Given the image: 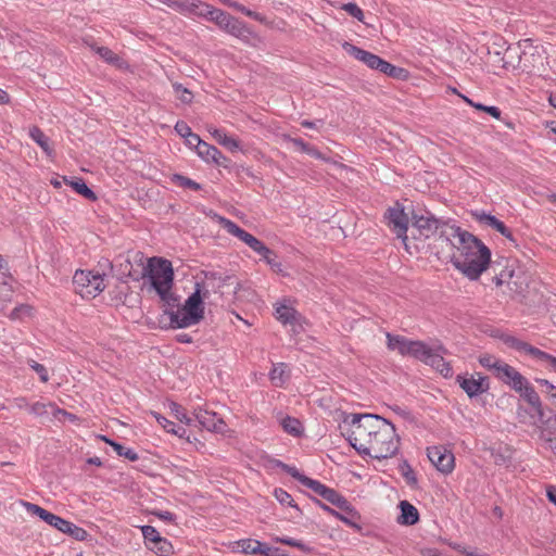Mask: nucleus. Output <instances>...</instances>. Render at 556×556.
Wrapping results in <instances>:
<instances>
[{
  "instance_id": "19",
  "label": "nucleus",
  "mask_w": 556,
  "mask_h": 556,
  "mask_svg": "<svg viewBox=\"0 0 556 556\" xmlns=\"http://www.w3.org/2000/svg\"><path fill=\"white\" fill-rule=\"evenodd\" d=\"M538 424L542 428V438L548 443L549 448L556 456V414L548 410V415Z\"/></svg>"
},
{
  "instance_id": "33",
  "label": "nucleus",
  "mask_w": 556,
  "mask_h": 556,
  "mask_svg": "<svg viewBox=\"0 0 556 556\" xmlns=\"http://www.w3.org/2000/svg\"><path fill=\"white\" fill-rule=\"evenodd\" d=\"M280 424L282 429L293 437H300L303 433V426L298 418L287 416Z\"/></svg>"
},
{
  "instance_id": "1",
  "label": "nucleus",
  "mask_w": 556,
  "mask_h": 556,
  "mask_svg": "<svg viewBox=\"0 0 556 556\" xmlns=\"http://www.w3.org/2000/svg\"><path fill=\"white\" fill-rule=\"evenodd\" d=\"M351 426L349 443L359 454L375 459L392 457L400 446L395 426L374 414H351L344 419Z\"/></svg>"
},
{
  "instance_id": "44",
  "label": "nucleus",
  "mask_w": 556,
  "mask_h": 556,
  "mask_svg": "<svg viewBox=\"0 0 556 556\" xmlns=\"http://www.w3.org/2000/svg\"><path fill=\"white\" fill-rule=\"evenodd\" d=\"M141 531L148 548H151V545L156 544V540L161 538L159 531L152 526H143Z\"/></svg>"
},
{
  "instance_id": "46",
  "label": "nucleus",
  "mask_w": 556,
  "mask_h": 556,
  "mask_svg": "<svg viewBox=\"0 0 556 556\" xmlns=\"http://www.w3.org/2000/svg\"><path fill=\"white\" fill-rule=\"evenodd\" d=\"M274 496L282 505H289L300 510L292 496L281 488H277L274 491Z\"/></svg>"
},
{
  "instance_id": "26",
  "label": "nucleus",
  "mask_w": 556,
  "mask_h": 556,
  "mask_svg": "<svg viewBox=\"0 0 556 556\" xmlns=\"http://www.w3.org/2000/svg\"><path fill=\"white\" fill-rule=\"evenodd\" d=\"M210 132L219 144H222L229 151L235 152L240 148L239 141L232 137L227 136L224 130L212 128L210 129Z\"/></svg>"
},
{
  "instance_id": "29",
  "label": "nucleus",
  "mask_w": 556,
  "mask_h": 556,
  "mask_svg": "<svg viewBox=\"0 0 556 556\" xmlns=\"http://www.w3.org/2000/svg\"><path fill=\"white\" fill-rule=\"evenodd\" d=\"M433 349L429 348L425 342L419 340H412L408 356H412L422 363L428 358V355Z\"/></svg>"
},
{
  "instance_id": "18",
  "label": "nucleus",
  "mask_w": 556,
  "mask_h": 556,
  "mask_svg": "<svg viewBox=\"0 0 556 556\" xmlns=\"http://www.w3.org/2000/svg\"><path fill=\"white\" fill-rule=\"evenodd\" d=\"M444 353H446V349L443 345H438L430 352L428 358L425 361V364L431 366L443 377L447 378L453 375V369L450 363L445 362L443 357Z\"/></svg>"
},
{
  "instance_id": "59",
  "label": "nucleus",
  "mask_w": 556,
  "mask_h": 556,
  "mask_svg": "<svg viewBox=\"0 0 556 556\" xmlns=\"http://www.w3.org/2000/svg\"><path fill=\"white\" fill-rule=\"evenodd\" d=\"M175 130L182 138H186V137L190 136V134L192 132V130L189 127V125L186 122H184V121H178L176 123Z\"/></svg>"
},
{
  "instance_id": "60",
  "label": "nucleus",
  "mask_w": 556,
  "mask_h": 556,
  "mask_svg": "<svg viewBox=\"0 0 556 556\" xmlns=\"http://www.w3.org/2000/svg\"><path fill=\"white\" fill-rule=\"evenodd\" d=\"M244 243L249 245L254 252H257L258 250L265 251L264 243L253 235H250Z\"/></svg>"
},
{
  "instance_id": "38",
  "label": "nucleus",
  "mask_w": 556,
  "mask_h": 556,
  "mask_svg": "<svg viewBox=\"0 0 556 556\" xmlns=\"http://www.w3.org/2000/svg\"><path fill=\"white\" fill-rule=\"evenodd\" d=\"M63 533L68 534L77 541H85L88 536V532L85 529L74 525L71 521H66Z\"/></svg>"
},
{
  "instance_id": "37",
  "label": "nucleus",
  "mask_w": 556,
  "mask_h": 556,
  "mask_svg": "<svg viewBox=\"0 0 556 556\" xmlns=\"http://www.w3.org/2000/svg\"><path fill=\"white\" fill-rule=\"evenodd\" d=\"M238 547H240L242 553L245 554H258L262 547V543L257 540L253 539H244L237 542Z\"/></svg>"
},
{
  "instance_id": "58",
  "label": "nucleus",
  "mask_w": 556,
  "mask_h": 556,
  "mask_svg": "<svg viewBox=\"0 0 556 556\" xmlns=\"http://www.w3.org/2000/svg\"><path fill=\"white\" fill-rule=\"evenodd\" d=\"M186 143L190 147H194L197 150V153L199 154V148L201 144H206L205 141H203L199 135L191 132L190 136L186 137Z\"/></svg>"
},
{
  "instance_id": "49",
  "label": "nucleus",
  "mask_w": 556,
  "mask_h": 556,
  "mask_svg": "<svg viewBox=\"0 0 556 556\" xmlns=\"http://www.w3.org/2000/svg\"><path fill=\"white\" fill-rule=\"evenodd\" d=\"M479 363L482 367L486 368L488 370H491L494 375L495 368L498 367V364H501L502 361L497 359L493 355L484 354L479 357Z\"/></svg>"
},
{
  "instance_id": "25",
  "label": "nucleus",
  "mask_w": 556,
  "mask_h": 556,
  "mask_svg": "<svg viewBox=\"0 0 556 556\" xmlns=\"http://www.w3.org/2000/svg\"><path fill=\"white\" fill-rule=\"evenodd\" d=\"M202 7H206V3H202L198 0H173L170 9L180 13L189 12L198 15Z\"/></svg>"
},
{
  "instance_id": "36",
  "label": "nucleus",
  "mask_w": 556,
  "mask_h": 556,
  "mask_svg": "<svg viewBox=\"0 0 556 556\" xmlns=\"http://www.w3.org/2000/svg\"><path fill=\"white\" fill-rule=\"evenodd\" d=\"M170 181L179 187L188 188L193 191H199L202 188L201 185L198 184L197 181L180 174H173L170 177Z\"/></svg>"
},
{
  "instance_id": "13",
  "label": "nucleus",
  "mask_w": 556,
  "mask_h": 556,
  "mask_svg": "<svg viewBox=\"0 0 556 556\" xmlns=\"http://www.w3.org/2000/svg\"><path fill=\"white\" fill-rule=\"evenodd\" d=\"M195 422L201 428L218 433H223L226 429L225 421L216 413L201 407L195 408L193 412V424Z\"/></svg>"
},
{
  "instance_id": "24",
  "label": "nucleus",
  "mask_w": 556,
  "mask_h": 556,
  "mask_svg": "<svg viewBox=\"0 0 556 556\" xmlns=\"http://www.w3.org/2000/svg\"><path fill=\"white\" fill-rule=\"evenodd\" d=\"M29 136L49 157H52L54 155V150L50 144L49 137H47L39 127L33 126L29 129Z\"/></svg>"
},
{
  "instance_id": "20",
  "label": "nucleus",
  "mask_w": 556,
  "mask_h": 556,
  "mask_svg": "<svg viewBox=\"0 0 556 556\" xmlns=\"http://www.w3.org/2000/svg\"><path fill=\"white\" fill-rule=\"evenodd\" d=\"M205 162H213L218 166L225 168L229 167L230 160L226 157L216 147L208 144H201L199 148V154Z\"/></svg>"
},
{
  "instance_id": "16",
  "label": "nucleus",
  "mask_w": 556,
  "mask_h": 556,
  "mask_svg": "<svg viewBox=\"0 0 556 556\" xmlns=\"http://www.w3.org/2000/svg\"><path fill=\"white\" fill-rule=\"evenodd\" d=\"M343 49L356 60L366 64L369 68L381 72L386 60L381 59L379 55L374 54L369 51L363 50L350 42L343 43Z\"/></svg>"
},
{
  "instance_id": "21",
  "label": "nucleus",
  "mask_w": 556,
  "mask_h": 556,
  "mask_svg": "<svg viewBox=\"0 0 556 556\" xmlns=\"http://www.w3.org/2000/svg\"><path fill=\"white\" fill-rule=\"evenodd\" d=\"M501 340L510 349H514V350L520 351V352L521 351L526 352L535 358L540 359L541 356H544V351H542L535 346H532L531 344H529L525 341H521L520 339H518L514 336L503 334L501 337Z\"/></svg>"
},
{
  "instance_id": "3",
  "label": "nucleus",
  "mask_w": 556,
  "mask_h": 556,
  "mask_svg": "<svg viewBox=\"0 0 556 556\" xmlns=\"http://www.w3.org/2000/svg\"><path fill=\"white\" fill-rule=\"evenodd\" d=\"M457 251L453 265L470 280H477L494 263L490 249L469 231L462 233Z\"/></svg>"
},
{
  "instance_id": "41",
  "label": "nucleus",
  "mask_w": 556,
  "mask_h": 556,
  "mask_svg": "<svg viewBox=\"0 0 556 556\" xmlns=\"http://www.w3.org/2000/svg\"><path fill=\"white\" fill-rule=\"evenodd\" d=\"M151 551H154L161 556H168L173 553V545L165 538L161 536L156 540V544L151 545Z\"/></svg>"
},
{
  "instance_id": "14",
  "label": "nucleus",
  "mask_w": 556,
  "mask_h": 556,
  "mask_svg": "<svg viewBox=\"0 0 556 556\" xmlns=\"http://www.w3.org/2000/svg\"><path fill=\"white\" fill-rule=\"evenodd\" d=\"M516 392L519 393L520 396L532 407L534 412V415H532V417H536V420H534L535 425L548 415L549 409L543 407L538 392L534 390V388L530 384V382L527 379L525 386H521V389Z\"/></svg>"
},
{
  "instance_id": "2",
  "label": "nucleus",
  "mask_w": 556,
  "mask_h": 556,
  "mask_svg": "<svg viewBox=\"0 0 556 556\" xmlns=\"http://www.w3.org/2000/svg\"><path fill=\"white\" fill-rule=\"evenodd\" d=\"M206 282L195 283L194 292L191 293L186 300L181 312L179 311H166L169 315L172 328H186L192 325H197L204 317V303L205 299H208V287H211L215 293H219L222 296L224 291L222 290L225 286H233V278L230 276L217 277L215 273L205 275Z\"/></svg>"
},
{
  "instance_id": "17",
  "label": "nucleus",
  "mask_w": 556,
  "mask_h": 556,
  "mask_svg": "<svg viewBox=\"0 0 556 556\" xmlns=\"http://www.w3.org/2000/svg\"><path fill=\"white\" fill-rule=\"evenodd\" d=\"M22 503L28 513L38 516L41 520L47 522L49 526L58 529L59 531H61L63 533V530H64V527H65L67 520L46 510L45 508L40 507L37 504H33L29 502H22Z\"/></svg>"
},
{
  "instance_id": "42",
  "label": "nucleus",
  "mask_w": 556,
  "mask_h": 556,
  "mask_svg": "<svg viewBox=\"0 0 556 556\" xmlns=\"http://www.w3.org/2000/svg\"><path fill=\"white\" fill-rule=\"evenodd\" d=\"M110 445L113 447V450L116 452L118 456H123L129 459L130 462H136L139 458L138 454L134 450L127 448L117 442H110Z\"/></svg>"
},
{
  "instance_id": "11",
  "label": "nucleus",
  "mask_w": 556,
  "mask_h": 556,
  "mask_svg": "<svg viewBox=\"0 0 556 556\" xmlns=\"http://www.w3.org/2000/svg\"><path fill=\"white\" fill-rule=\"evenodd\" d=\"M456 381L470 399L486 393L490 390L489 377L483 376L481 372L470 376L458 375Z\"/></svg>"
},
{
  "instance_id": "28",
  "label": "nucleus",
  "mask_w": 556,
  "mask_h": 556,
  "mask_svg": "<svg viewBox=\"0 0 556 556\" xmlns=\"http://www.w3.org/2000/svg\"><path fill=\"white\" fill-rule=\"evenodd\" d=\"M64 181L66 184H70V186L77 192L79 193L80 195H83L84 198H86L87 200H90V201H96L97 200V195L96 193L86 185V182L84 181V179L81 178H76L75 180H67L66 177H64Z\"/></svg>"
},
{
  "instance_id": "9",
  "label": "nucleus",
  "mask_w": 556,
  "mask_h": 556,
  "mask_svg": "<svg viewBox=\"0 0 556 556\" xmlns=\"http://www.w3.org/2000/svg\"><path fill=\"white\" fill-rule=\"evenodd\" d=\"M412 226L418 231V238L430 239L437 237V233L447 223L437 218L429 211H413L412 212Z\"/></svg>"
},
{
  "instance_id": "63",
  "label": "nucleus",
  "mask_w": 556,
  "mask_h": 556,
  "mask_svg": "<svg viewBox=\"0 0 556 556\" xmlns=\"http://www.w3.org/2000/svg\"><path fill=\"white\" fill-rule=\"evenodd\" d=\"M286 139L289 140L291 143H293L294 147H296L299 150H301L304 153H306V151L308 150V148L311 146V144L306 143L301 138H292L290 136H286Z\"/></svg>"
},
{
  "instance_id": "34",
  "label": "nucleus",
  "mask_w": 556,
  "mask_h": 556,
  "mask_svg": "<svg viewBox=\"0 0 556 556\" xmlns=\"http://www.w3.org/2000/svg\"><path fill=\"white\" fill-rule=\"evenodd\" d=\"M4 260L2 255L0 254V270L3 268ZM9 280H12L11 276H4L3 280L0 281V300L1 301H11L13 295V288L12 285L9 282Z\"/></svg>"
},
{
  "instance_id": "54",
  "label": "nucleus",
  "mask_w": 556,
  "mask_h": 556,
  "mask_svg": "<svg viewBox=\"0 0 556 556\" xmlns=\"http://www.w3.org/2000/svg\"><path fill=\"white\" fill-rule=\"evenodd\" d=\"M155 419L157 420V422L169 433H178V430H176V425L168 420L167 418H165L164 416L157 414V413H153Z\"/></svg>"
},
{
  "instance_id": "56",
  "label": "nucleus",
  "mask_w": 556,
  "mask_h": 556,
  "mask_svg": "<svg viewBox=\"0 0 556 556\" xmlns=\"http://www.w3.org/2000/svg\"><path fill=\"white\" fill-rule=\"evenodd\" d=\"M29 365L39 375L42 382H47L49 380L48 371L43 365L35 361H30Z\"/></svg>"
},
{
  "instance_id": "55",
  "label": "nucleus",
  "mask_w": 556,
  "mask_h": 556,
  "mask_svg": "<svg viewBox=\"0 0 556 556\" xmlns=\"http://www.w3.org/2000/svg\"><path fill=\"white\" fill-rule=\"evenodd\" d=\"M472 108L479 111H483L496 119H501L502 112L497 106H488L482 103L472 104Z\"/></svg>"
},
{
  "instance_id": "12",
  "label": "nucleus",
  "mask_w": 556,
  "mask_h": 556,
  "mask_svg": "<svg viewBox=\"0 0 556 556\" xmlns=\"http://www.w3.org/2000/svg\"><path fill=\"white\" fill-rule=\"evenodd\" d=\"M427 456L442 473H450L454 469L455 457L451 451L445 450L443 446L428 447Z\"/></svg>"
},
{
  "instance_id": "57",
  "label": "nucleus",
  "mask_w": 556,
  "mask_h": 556,
  "mask_svg": "<svg viewBox=\"0 0 556 556\" xmlns=\"http://www.w3.org/2000/svg\"><path fill=\"white\" fill-rule=\"evenodd\" d=\"M31 307L29 305H20L11 312L10 317L12 319H18L22 318L24 315H29Z\"/></svg>"
},
{
  "instance_id": "62",
  "label": "nucleus",
  "mask_w": 556,
  "mask_h": 556,
  "mask_svg": "<svg viewBox=\"0 0 556 556\" xmlns=\"http://www.w3.org/2000/svg\"><path fill=\"white\" fill-rule=\"evenodd\" d=\"M276 257H277V255L276 256H269L265 262L271 267V269L275 273L280 274L282 276H286L287 274L282 269V264L280 262H277Z\"/></svg>"
},
{
  "instance_id": "7",
  "label": "nucleus",
  "mask_w": 556,
  "mask_h": 556,
  "mask_svg": "<svg viewBox=\"0 0 556 556\" xmlns=\"http://www.w3.org/2000/svg\"><path fill=\"white\" fill-rule=\"evenodd\" d=\"M492 269L494 271L493 281L497 287L506 283L514 294H521L525 291L527 283L525 280H520V277L515 274L508 258H496L492 265Z\"/></svg>"
},
{
  "instance_id": "45",
  "label": "nucleus",
  "mask_w": 556,
  "mask_h": 556,
  "mask_svg": "<svg viewBox=\"0 0 556 556\" xmlns=\"http://www.w3.org/2000/svg\"><path fill=\"white\" fill-rule=\"evenodd\" d=\"M173 88H174V91L176 93V97L185 104H190L192 102V99H193V94L192 92L185 88L181 84L179 83H174L173 84Z\"/></svg>"
},
{
  "instance_id": "8",
  "label": "nucleus",
  "mask_w": 556,
  "mask_h": 556,
  "mask_svg": "<svg viewBox=\"0 0 556 556\" xmlns=\"http://www.w3.org/2000/svg\"><path fill=\"white\" fill-rule=\"evenodd\" d=\"M73 285L76 293L88 299L96 298L105 288L103 275L90 270H76Z\"/></svg>"
},
{
  "instance_id": "22",
  "label": "nucleus",
  "mask_w": 556,
  "mask_h": 556,
  "mask_svg": "<svg viewBox=\"0 0 556 556\" xmlns=\"http://www.w3.org/2000/svg\"><path fill=\"white\" fill-rule=\"evenodd\" d=\"M401 515L397 518V522L405 526H413L419 520L418 509L407 501H401L399 504Z\"/></svg>"
},
{
  "instance_id": "43",
  "label": "nucleus",
  "mask_w": 556,
  "mask_h": 556,
  "mask_svg": "<svg viewBox=\"0 0 556 556\" xmlns=\"http://www.w3.org/2000/svg\"><path fill=\"white\" fill-rule=\"evenodd\" d=\"M333 506L338 507L343 513L348 514L351 517H355L357 513L353 508V506L350 504V502L340 493L334 498V502L332 503Z\"/></svg>"
},
{
  "instance_id": "53",
  "label": "nucleus",
  "mask_w": 556,
  "mask_h": 556,
  "mask_svg": "<svg viewBox=\"0 0 556 556\" xmlns=\"http://www.w3.org/2000/svg\"><path fill=\"white\" fill-rule=\"evenodd\" d=\"M277 542H280L282 544H286V545H289V546H293V547H296L305 553H309L312 551V548L307 545H305L302 541H299V540H295V539H291V538H277L276 539Z\"/></svg>"
},
{
  "instance_id": "61",
  "label": "nucleus",
  "mask_w": 556,
  "mask_h": 556,
  "mask_svg": "<svg viewBox=\"0 0 556 556\" xmlns=\"http://www.w3.org/2000/svg\"><path fill=\"white\" fill-rule=\"evenodd\" d=\"M288 475L296 479L299 482H301L303 485L305 483L304 479H308L305 475L301 473L295 467L293 466H286V471Z\"/></svg>"
},
{
  "instance_id": "52",
  "label": "nucleus",
  "mask_w": 556,
  "mask_h": 556,
  "mask_svg": "<svg viewBox=\"0 0 556 556\" xmlns=\"http://www.w3.org/2000/svg\"><path fill=\"white\" fill-rule=\"evenodd\" d=\"M315 503L321 508L324 509L325 511L331 514L332 516L337 517L338 519H340L341 521H343L344 523H348L350 526H354V527H357L355 523H353L346 516L338 513L337 510L332 509L331 507H329L328 505L324 504L321 501L315 498Z\"/></svg>"
},
{
  "instance_id": "23",
  "label": "nucleus",
  "mask_w": 556,
  "mask_h": 556,
  "mask_svg": "<svg viewBox=\"0 0 556 556\" xmlns=\"http://www.w3.org/2000/svg\"><path fill=\"white\" fill-rule=\"evenodd\" d=\"M388 349L397 351L402 356H408L412 340L399 334L387 333Z\"/></svg>"
},
{
  "instance_id": "64",
  "label": "nucleus",
  "mask_w": 556,
  "mask_h": 556,
  "mask_svg": "<svg viewBox=\"0 0 556 556\" xmlns=\"http://www.w3.org/2000/svg\"><path fill=\"white\" fill-rule=\"evenodd\" d=\"M540 359L548 362L551 370L556 372V357L555 356L544 352V356H541Z\"/></svg>"
},
{
  "instance_id": "31",
  "label": "nucleus",
  "mask_w": 556,
  "mask_h": 556,
  "mask_svg": "<svg viewBox=\"0 0 556 556\" xmlns=\"http://www.w3.org/2000/svg\"><path fill=\"white\" fill-rule=\"evenodd\" d=\"M172 289L173 288H163L156 291L161 301L163 302V305L166 307L164 309L165 314L166 311H174V308L178 305L179 298L174 292H172Z\"/></svg>"
},
{
  "instance_id": "27",
  "label": "nucleus",
  "mask_w": 556,
  "mask_h": 556,
  "mask_svg": "<svg viewBox=\"0 0 556 556\" xmlns=\"http://www.w3.org/2000/svg\"><path fill=\"white\" fill-rule=\"evenodd\" d=\"M218 222L220 224V226L230 235L237 237L238 239H240L242 242H245V240L249 238V236L251 233H249L248 231H245L244 229H242L241 227H239L236 223H233L232 220L226 218V217H223V216H219L218 217Z\"/></svg>"
},
{
  "instance_id": "10",
  "label": "nucleus",
  "mask_w": 556,
  "mask_h": 556,
  "mask_svg": "<svg viewBox=\"0 0 556 556\" xmlns=\"http://www.w3.org/2000/svg\"><path fill=\"white\" fill-rule=\"evenodd\" d=\"M384 218L387 219V224L391 231L394 232L396 237L402 240L405 250L412 254V252L409 251V245L407 244V230L409 217L408 214L405 212L404 207L402 206V204L396 202L394 206L389 207L384 213Z\"/></svg>"
},
{
  "instance_id": "6",
  "label": "nucleus",
  "mask_w": 556,
  "mask_h": 556,
  "mask_svg": "<svg viewBox=\"0 0 556 556\" xmlns=\"http://www.w3.org/2000/svg\"><path fill=\"white\" fill-rule=\"evenodd\" d=\"M147 274L155 291L163 288H173L174 286V269L168 260L151 257L148 267L143 268L142 277Z\"/></svg>"
},
{
  "instance_id": "39",
  "label": "nucleus",
  "mask_w": 556,
  "mask_h": 556,
  "mask_svg": "<svg viewBox=\"0 0 556 556\" xmlns=\"http://www.w3.org/2000/svg\"><path fill=\"white\" fill-rule=\"evenodd\" d=\"M389 77L396 79H405L407 77V71L403 67H397L388 61H386L382 71L380 72Z\"/></svg>"
},
{
  "instance_id": "50",
  "label": "nucleus",
  "mask_w": 556,
  "mask_h": 556,
  "mask_svg": "<svg viewBox=\"0 0 556 556\" xmlns=\"http://www.w3.org/2000/svg\"><path fill=\"white\" fill-rule=\"evenodd\" d=\"M400 469H401L403 477L405 478L406 482L409 485H414L417 483L416 475H415L413 468L410 467V465L407 463V460H404L400 465Z\"/></svg>"
},
{
  "instance_id": "40",
  "label": "nucleus",
  "mask_w": 556,
  "mask_h": 556,
  "mask_svg": "<svg viewBox=\"0 0 556 556\" xmlns=\"http://www.w3.org/2000/svg\"><path fill=\"white\" fill-rule=\"evenodd\" d=\"M169 408L179 421L185 422L188 426L193 425V417H189L186 414L185 408L180 404L176 402H170Z\"/></svg>"
},
{
  "instance_id": "47",
  "label": "nucleus",
  "mask_w": 556,
  "mask_h": 556,
  "mask_svg": "<svg viewBox=\"0 0 556 556\" xmlns=\"http://www.w3.org/2000/svg\"><path fill=\"white\" fill-rule=\"evenodd\" d=\"M340 9L345 11L346 13H349L351 16H353L357 21L365 23L364 22V12L356 3H352V2L344 3L340 7Z\"/></svg>"
},
{
  "instance_id": "30",
  "label": "nucleus",
  "mask_w": 556,
  "mask_h": 556,
  "mask_svg": "<svg viewBox=\"0 0 556 556\" xmlns=\"http://www.w3.org/2000/svg\"><path fill=\"white\" fill-rule=\"evenodd\" d=\"M298 312L293 307L287 305H279L276 307V318L283 325H293L298 318Z\"/></svg>"
},
{
  "instance_id": "51",
  "label": "nucleus",
  "mask_w": 556,
  "mask_h": 556,
  "mask_svg": "<svg viewBox=\"0 0 556 556\" xmlns=\"http://www.w3.org/2000/svg\"><path fill=\"white\" fill-rule=\"evenodd\" d=\"M305 483L304 485L312 491H314L319 496H323L328 491L329 486L323 484L321 482L314 480L308 477V479H304Z\"/></svg>"
},
{
  "instance_id": "35",
  "label": "nucleus",
  "mask_w": 556,
  "mask_h": 556,
  "mask_svg": "<svg viewBox=\"0 0 556 556\" xmlns=\"http://www.w3.org/2000/svg\"><path fill=\"white\" fill-rule=\"evenodd\" d=\"M91 49L94 50L109 64L118 67L122 65V59L108 47L91 46Z\"/></svg>"
},
{
  "instance_id": "32",
  "label": "nucleus",
  "mask_w": 556,
  "mask_h": 556,
  "mask_svg": "<svg viewBox=\"0 0 556 556\" xmlns=\"http://www.w3.org/2000/svg\"><path fill=\"white\" fill-rule=\"evenodd\" d=\"M475 216L480 223L488 225L489 227L495 229L500 233H505L507 226L495 216L486 214L484 212L480 214H475Z\"/></svg>"
},
{
  "instance_id": "48",
  "label": "nucleus",
  "mask_w": 556,
  "mask_h": 556,
  "mask_svg": "<svg viewBox=\"0 0 556 556\" xmlns=\"http://www.w3.org/2000/svg\"><path fill=\"white\" fill-rule=\"evenodd\" d=\"M288 366L285 363H279L276 365L270 371V380L278 386V382L281 384L283 382V377L287 372Z\"/></svg>"
},
{
  "instance_id": "4",
  "label": "nucleus",
  "mask_w": 556,
  "mask_h": 556,
  "mask_svg": "<svg viewBox=\"0 0 556 556\" xmlns=\"http://www.w3.org/2000/svg\"><path fill=\"white\" fill-rule=\"evenodd\" d=\"M464 231L465 230L460 227L450 225L447 222L439 233H437V237H434V243L429 245L432 253H434L439 260L450 258L453 263V258L456 257L455 250H457L459 245V239Z\"/></svg>"
},
{
  "instance_id": "5",
  "label": "nucleus",
  "mask_w": 556,
  "mask_h": 556,
  "mask_svg": "<svg viewBox=\"0 0 556 556\" xmlns=\"http://www.w3.org/2000/svg\"><path fill=\"white\" fill-rule=\"evenodd\" d=\"M198 15L207 17L222 29L238 38H247L250 35V30L241 21L220 9L206 4V7L201 8Z\"/></svg>"
},
{
  "instance_id": "15",
  "label": "nucleus",
  "mask_w": 556,
  "mask_h": 556,
  "mask_svg": "<svg viewBox=\"0 0 556 556\" xmlns=\"http://www.w3.org/2000/svg\"><path fill=\"white\" fill-rule=\"evenodd\" d=\"M494 376L503 383L508 384L514 391H519L527 379L516 368L504 362L495 368Z\"/></svg>"
}]
</instances>
